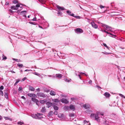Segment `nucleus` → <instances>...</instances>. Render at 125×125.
<instances>
[{"label":"nucleus","instance_id":"obj_37","mask_svg":"<svg viewBox=\"0 0 125 125\" xmlns=\"http://www.w3.org/2000/svg\"><path fill=\"white\" fill-rule=\"evenodd\" d=\"M4 118L6 120H10L11 121L12 120L11 119L9 118L8 117H5Z\"/></svg>","mask_w":125,"mask_h":125},{"label":"nucleus","instance_id":"obj_32","mask_svg":"<svg viewBox=\"0 0 125 125\" xmlns=\"http://www.w3.org/2000/svg\"><path fill=\"white\" fill-rule=\"evenodd\" d=\"M103 44L105 46L106 48L107 49H108L109 48L108 47V46L105 43H103Z\"/></svg>","mask_w":125,"mask_h":125},{"label":"nucleus","instance_id":"obj_30","mask_svg":"<svg viewBox=\"0 0 125 125\" xmlns=\"http://www.w3.org/2000/svg\"><path fill=\"white\" fill-rule=\"evenodd\" d=\"M31 24L34 25H36L37 24V23L35 22H29Z\"/></svg>","mask_w":125,"mask_h":125},{"label":"nucleus","instance_id":"obj_36","mask_svg":"<svg viewBox=\"0 0 125 125\" xmlns=\"http://www.w3.org/2000/svg\"><path fill=\"white\" fill-rule=\"evenodd\" d=\"M119 95L120 96H121L122 97H123L125 99V97L123 95L121 94H119Z\"/></svg>","mask_w":125,"mask_h":125},{"label":"nucleus","instance_id":"obj_52","mask_svg":"<svg viewBox=\"0 0 125 125\" xmlns=\"http://www.w3.org/2000/svg\"><path fill=\"white\" fill-rule=\"evenodd\" d=\"M45 91V92H46L47 93H48V92H50V90H49L48 89H47V90H46Z\"/></svg>","mask_w":125,"mask_h":125},{"label":"nucleus","instance_id":"obj_60","mask_svg":"<svg viewBox=\"0 0 125 125\" xmlns=\"http://www.w3.org/2000/svg\"><path fill=\"white\" fill-rule=\"evenodd\" d=\"M96 86L98 89L99 88L100 89L101 88V87L98 85H97Z\"/></svg>","mask_w":125,"mask_h":125},{"label":"nucleus","instance_id":"obj_16","mask_svg":"<svg viewBox=\"0 0 125 125\" xmlns=\"http://www.w3.org/2000/svg\"><path fill=\"white\" fill-rule=\"evenodd\" d=\"M11 8L13 10H17L18 9V8H17L16 6H13L11 7Z\"/></svg>","mask_w":125,"mask_h":125},{"label":"nucleus","instance_id":"obj_1","mask_svg":"<svg viewBox=\"0 0 125 125\" xmlns=\"http://www.w3.org/2000/svg\"><path fill=\"white\" fill-rule=\"evenodd\" d=\"M76 33H82L83 32V31L81 29L78 28L74 30Z\"/></svg>","mask_w":125,"mask_h":125},{"label":"nucleus","instance_id":"obj_59","mask_svg":"<svg viewBox=\"0 0 125 125\" xmlns=\"http://www.w3.org/2000/svg\"><path fill=\"white\" fill-rule=\"evenodd\" d=\"M21 97L23 99H24L25 100V99H26L23 96H21Z\"/></svg>","mask_w":125,"mask_h":125},{"label":"nucleus","instance_id":"obj_61","mask_svg":"<svg viewBox=\"0 0 125 125\" xmlns=\"http://www.w3.org/2000/svg\"><path fill=\"white\" fill-rule=\"evenodd\" d=\"M84 123H88V122L86 120H84Z\"/></svg>","mask_w":125,"mask_h":125},{"label":"nucleus","instance_id":"obj_26","mask_svg":"<svg viewBox=\"0 0 125 125\" xmlns=\"http://www.w3.org/2000/svg\"><path fill=\"white\" fill-rule=\"evenodd\" d=\"M5 96L7 99H8V94L7 93H6L5 94Z\"/></svg>","mask_w":125,"mask_h":125},{"label":"nucleus","instance_id":"obj_44","mask_svg":"<svg viewBox=\"0 0 125 125\" xmlns=\"http://www.w3.org/2000/svg\"><path fill=\"white\" fill-rule=\"evenodd\" d=\"M4 89V87L3 86L1 85L0 87V89L3 90Z\"/></svg>","mask_w":125,"mask_h":125},{"label":"nucleus","instance_id":"obj_62","mask_svg":"<svg viewBox=\"0 0 125 125\" xmlns=\"http://www.w3.org/2000/svg\"><path fill=\"white\" fill-rule=\"evenodd\" d=\"M12 73H15V72L14 71H10Z\"/></svg>","mask_w":125,"mask_h":125},{"label":"nucleus","instance_id":"obj_48","mask_svg":"<svg viewBox=\"0 0 125 125\" xmlns=\"http://www.w3.org/2000/svg\"><path fill=\"white\" fill-rule=\"evenodd\" d=\"M69 15H70V16H73V17H74V14H73V13H72V14H69Z\"/></svg>","mask_w":125,"mask_h":125},{"label":"nucleus","instance_id":"obj_25","mask_svg":"<svg viewBox=\"0 0 125 125\" xmlns=\"http://www.w3.org/2000/svg\"><path fill=\"white\" fill-rule=\"evenodd\" d=\"M104 26L107 29H111L110 27L106 25H104Z\"/></svg>","mask_w":125,"mask_h":125},{"label":"nucleus","instance_id":"obj_63","mask_svg":"<svg viewBox=\"0 0 125 125\" xmlns=\"http://www.w3.org/2000/svg\"><path fill=\"white\" fill-rule=\"evenodd\" d=\"M9 4V3H7L6 2V4H5V5H8Z\"/></svg>","mask_w":125,"mask_h":125},{"label":"nucleus","instance_id":"obj_19","mask_svg":"<svg viewBox=\"0 0 125 125\" xmlns=\"http://www.w3.org/2000/svg\"><path fill=\"white\" fill-rule=\"evenodd\" d=\"M53 101L55 102H59V100L58 99H54L52 100Z\"/></svg>","mask_w":125,"mask_h":125},{"label":"nucleus","instance_id":"obj_40","mask_svg":"<svg viewBox=\"0 0 125 125\" xmlns=\"http://www.w3.org/2000/svg\"><path fill=\"white\" fill-rule=\"evenodd\" d=\"M27 79V78L26 77H24V78H23L21 80V81H24L25 80H26V79Z\"/></svg>","mask_w":125,"mask_h":125},{"label":"nucleus","instance_id":"obj_11","mask_svg":"<svg viewBox=\"0 0 125 125\" xmlns=\"http://www.w3.org/2000/svg\"><path fill=\"white\" fill-rule=\"evenodd\" d=\"M31 100L33 102H36L37 104V103L38 102H39V101L37 99L35 98H31Z\"/></svg>","mask_w":125,"mask_h":125},{"label":"nucleus","instance_id":"obj_41","mask_svg":"<svg viewBox=\"0 0 125 125\" xmlns=\"http://www.w3.org/2000/svg\"><path fill=\"white\" fill-rule=\"evenodd\" d=\"M99 7L101 9L104 8L105 7V6H102L101 5H100Z\"/></svg>","mask_w":125,"mask_h":125},{"label":"nucleus","instance_id":"obj_13","mask_svg":"<svg viewBox=\"0 0 125 125\" xmlns=\"http://www.w3.org/2000/svg\"><path fill=\"white\" fill-rule=\"evenodd\" d=\"M56 77L58 78H61L62 76V75L60 74H56Z\"/></svg>","mask_w":125,"mask_h":125},{"label":"nucleus","instance_id":"obj_58","mask_svg":"<svg viewBox=\"0 0 125 125\" xmlns=\"http://www.w3.org/2000/svg\"><path fill=\"white\" fill-rule=\"evenodd\" d=\"M36 90L38 92L39 91H40V89L39 88H38V89H36Z\"/></svg>","mask_w":125,"mask_h":125},{"label":"nucleus","instance_id":"obj_45","mask_svg":"<svg viewBox=\"0 0 125 125\" xmlns=\"http://www.w3.org/2000/svg\"><path fill=\"white\" fill-rule=\"evenodd\" d=\"M22 88L21 87H19V89H18V90L19 91H21L22 90Z\"/></svg>","mask_w":125,"mask_h":125},{"label":"nucleus","instance_id":"obj_50","mask_svg":"<svg viewBox=\"0 0 125 125\" xmlns=\"http://www.w3.org/2000/svg\"><path fill=\"white\" fill-rule=\"evenodd\" d=\"M3 91L1 92V93H0V95L3 96Z\"/></svg>","mask_w":125,"mask_h":125},{"label":"nucleus","instance_id":"obj_31","mask_svg":"<svg viewBox=\"0 0 125 125\" xmlns=\"http://www.w3.org/2000/svg\"><path fill=\"white\" fill-rule=\"evenodd\" d=\"M108 122L107 121H105L104 122V124H105V125H108Z\"/></svg>","mask_w":125,"mask_h":125},{"label":"nucleus","instance_id":"obj_54","mask_svg":"<svg viewBox=\"0 0 125 125\" xmlns=\"http://www.w3.org/2000/svg\"><path fill=\"white\" fill-rule=\"evenodd\" d=\"M111 35L112 36V37H113L115 38L116 37V35H113L112 34V35Z\"/></svg>","mask_w":125,"mask_h":125},{"label":"nucleus","instance_id":"obj_17","mask_svg":"<svg viewBox=\"0 0 125 125\" xmlns=\"http://www.w3.org/2000/svg\"><path fill=\"white\" fill-rule=\"evenodd\" d=\"M29 89L30 90L32 91H34L35 90L34 88L33 87L31 86H29Z\"/></svg>","mask_w":125,"mask_h":125},{"label":"nucleus","instance_id":"obj_39","mask_svg":"<svg viewBox=\"0 0 125 125\" xmlns=\"http://www.w3.org/2000/svg\"><path fill=\"white\" fill-rule=\"evenodd\" d=\"M74 114H71L69 115V116L71 117L74 116Z\"/></svg>","mask_w":125,"mask_h":125},{"label":"nucleus","instance_id":"obj_5","mask_svg":"<svg viewBox=\"0 0 125 125\" xmlns=\"http://www.w3.org/2000/svg\"><path fill=\"white\" fill-rule=\"evenodd\" d=\"M91 24L92 25V26L94 28L96 29L97 28L98 26L97 25H96L94 22H92Z\"/></svg>","mask_w":125,"mask_h":125},{"label":"nucleus","instance_id":"obj_2","mask_svg":"<svg viewBox=\"0 0 125 125\" xmlns=\"http://www.w3.org/2000/svg\"><path fill=\"white\" fill-rule=\"evenodd\" d=\"M37 95L38 96L45 98L46 97L45 95L43 93H37Z\"/></svg>","mask_w":125,"mask_h":125},{"label":"nucleus","instance_id":"obj_64","mask_svg":"<svg viewBox=\"0 0 125 125\" xmlns=\"http://www.w3.org/2000/svg\"><path fill=\"white\" fill-rule=\"evenodd\" d=\"M16 1H15H15H13V3H16Z\"/></svg>","mask_w":125,"mask_h":125},{"label":"nucleus","instance_id":"obj_8","mask_svg":"<svg viewBox=\"0 0 125 125\" xmlns=\"http://www.w3.org/2000/svg\"><path fill=\"white\" fill-rule=\"evenodd\" d=\"M56 7L59 10H65L63 7H61L58 5H57Z\"/></svg>","mask_w":125,"mask_h":125},{"label":"nucleus","instance_id":"obj_49","mask_svg":"<svg viewBox=\"0 0 125 125\" xmlns=\"http://www.w3.org/2000/svg\"><path fill=\"white\" fill-rule=\"evenodd\" d=\"M16 7L18 8L20 7V5L19 4H17L16 5Z\"/></svg>","mask_w":125,"mask_h":125},{"label":"nucleus","instance_id":"obj_14","mask_svg":"<svg viewBox=\"0 0 125 125\" xmlns=\"http://www.w3.org/2000/svg\"><path fill=\"white\" fill-rule=\"evenodd\" d=\"M46 104L47 105V107L49 108L52 106V103L50 102H48L46 103Z\"/></svg>","mask_w":125,"mask_h":125},{"label":"nucleus","instance_id":"obj_27","mask_svg":"<svg viewBox=\"0 0 125 125\" xmlns=\"http://www.w3.org/2000/svg\"><path fill=\"white\" fill-rule=\"evenodd\" d=\"M2 58L3 60H5L7 59V57L4 56L3 55Z\"/></svg>","mask_w":125,"mask_h":125},{"label":"nucleus","instance_id":"obj_33","mask_svg":"<svg viewBox=\"0 0 125 125\" xmlns=\"http://www.w3.org/2000/svg\"><path fill=\"white\" fill-rule=\"evenodd\" d=\"M57 14H58V16H61L62 15V13L61 12H60L59 11H58L57 13Z\"/></svg>","mask_w":125,"mask_h":125},{"label":"nucleus","instance_id":"obj_6","mask_svg":"<svg viewBox=\"0 0 125 125\" xmlns=\"http://www.w3.org/2000/svg\"><path fill=\"white\" fill-rule=\"evenodd\" d=\"M27 95L30 97H33L34 98L36 97H37L35 94H28Z\"/></svg>","mask_w":125,"mask_h":125},{"label":"nucleus","instance_id":"obj_15","mask_svg":"<svg viewBox=\"0 0 125 125\" xmlns=\"http://www.w3.org/2000/svg\"><path fill=\"white\" fill-rule=\"evenodd\" d=\"M46 111V109L45 107H43L41 110V112L42 113L45 112Z\"/></svg>","mask_w":125,"mask_h":125},{"label":"nucleus","instance_id":"obj_3","mask_svg":"<svg viewBox=\"0 0 125 125\" xmlns=\"http://www.w3.org/2000/svg\"><path fill=\"white\" fill-rule=\"evenodd\" d=\"M61 102L63 103L67 104L69 103V101L66 99L64 98H62L61 100Z\"/></svg>","mask_w":125,"mask_h":125},{"label":"nucleus","instance_id":"obj_46","mask_svg":"<svg viewBox=\"0 0 125 125\" xmlns=\"http://www.w3.org/2000/svg\"><path fill=\"white\" fill-rule=\"evenodd\" d=\"M18 124H19L20 125H21L22 124H23V123L21 122H18Z\"/></svg>","mask_w":125,"mask_h":125},{"label":"nucleus","instance_id":"obj_34","mask_svg":"<svg viewBox=\"0 0 125 125\" xmlns=\"http://www.w3.org/2000/svg\"><path fill=\"white\" fill-rule=\"evenodd\" d=\"M103 31L105 32H106V33H107V34H110V35H112V34L110 33H109L108 32V31H105V30H104Z\"/></svg>","mask_w":125,"mask_h":125},{"label":"nucleus","instance_id":"obj_51","mask_svg":"<svg viewBox=\"0 0 125 125\" xmlns=\"http://www.w3.org/2000/svg\"><path fill=\"white\" fill-rule=\"evenodd\" d=\"M9 11H10V12H11V13H13V11L12 10H11L10 9L9 10Z\"/></svg>","mask_w":125,"mask_h":125},{"label":"nucleus","instance_id":"obj_43","mask_svg":"<svg viewBox=\"0 0 125 125\" xmlns=\"http://www.w3.org/2000/svg\"><path fill=\"white\" fill-rule=\"evenodd\" d=\"M66 12L69 15V14H70V13H71V12L69 10L67 11H66Z\"/></svg>","mask_w":125,"mask_h":125},{"label":"nucleus","instance_id":"obj_56","mask_svg":"<svg viewBox=\"0 0 125 125\" xmlns=\"http://www.w3.org/2000/svg\"><path fill=\"white\" fill-rule=\"evenodd\" d=\"M92 83V81L91 80H90L89 82V83L90 84H91V83Z\"/></svg>","mask_w":125,"mask_h":125},{"label":"nucleus","instance_id":"obj_55","mask_svg":"<svg viewBox=\"0 0 125 125\" xmlns=\"http://www.w3.org/2000/svg\"><path fill=\"white\" fill-rule=\"evenodd\" d=\"M75 17L76 18L79 19L80 18V17L79 16H76L75 17Z\"/></svg>","mask_w":125,"mask_h":125},{"label":"nucleus","instance_id":"obj_24","mask_svg":"<svg viewBox=\"0 0 125 125\" xmlns=\"http://www.w3.org/2000/svg\"><path fill=\"white\" fill-rule=\"evenodd\" d=\"M95 114H92L90 115V117L92 118H94Z\"/></svg>","mask_w":125,"mask_h":125},{"label":"nucleus","instance_id":"obj_4","mask_svg":"<svg viewBox=\"0 0 125 125\" xmlns=\"http://www.w3.org/2000/svg\"><path fill=\"white\" fill-rule=\"evenodd\" d=\"M83 107L85 109L89 108L90 107V105L88 104H85L83 105Z\"/></svg>","mask_w":125,"mask_h":125},{"label":"nucleus","instance_id":"obj_47","mask_svg":"<svg viewBox=\"0 0 125 125\" xmlns=\"http://www.w3.org/2000/svg\"><path fill=\"white\" fill-rule=\"evenodd\" d=\"M54 114L55 115H57L58 114V112L57 111H55L54 112Z\"/></svg>","mask_w":125,"mask_h":125},{"label":"nucleus","instance_id":"obj_9","mask_svg":"<svg viewBox=\"0 0 125 125\" xmlns=\"http://www.w3.org/2000/svg\"><path fill=\"white\" fill-rule=\"evenodd\" d=\"M94 118L95 119L98 121L99 122L100 121V120L99 119V117H98L97 114H95Z\"/></svg>","mask_w":125,"mask_h":125},{"label":"nucleus","instance_id":"obj_29","mask_svg":"<svg viewBox=\"0 0 125 125\" xmlns=\"http://www.w3.org/2000/svg\"><path fill=\"white\" fill-rule=\"evenodd\" d=\"M40 2L43 3L44 2V0H38Z\"/></svg>","mask_w":125,"mask_h":125},{"label":"nucleus","instance_id":"obj_18","mask_svg":"<svg viewBox=\"0 0 125 125\" xmlns=\"http://www.w3.org/2000/svg\"><path fill=\"white\" fill-rule=\"evenodd\" d=\"M53 112L52 111H50L48 114V116L49 117L51 116L52 115Z\"/></svg>","mask_w":125,"mask_h":125},{"label":"nucleus","instance_id":"obj_38","mask_svg":"<svg viewBox=\"0 0 125 125\" xmlns=\"http://www.w3.org/2000/svg\"><path fill=\"white\" fill-rule=\"evenodd\" d=\"M27 12L26 11H23L21 12V13L22 14H24V13H26Z\"/></svg>","mask_w":125,"mask_h":125},{"label":"nucleus","instance_id":"obj_12","mask_svg":"<svg viewBox=\"0 0 125 125\" xmlns=\"http://www.w3.org/2000/svg\"><path fill=\"white\" fill-rule=\"evenodd\" d=\"M104 95L107 98H109L110 95V94L108 92L105 93Z\"/></svg>","mask_w":125,"mask_h":125},{"label":"nucleus","instance_id":"obj_20","mask_svg":"<svg viewBox=\"0 0 125 125\" xmlns=\"http://www.w3.org/2000/svg\"><path fill=\"white\" fill-rule=\"evenodd\" d=\"M13 60L15 61L18 62H21V60L20 59H16L14 58H13Z\"/></svg>","mask_w":125,"mask_h":125},{"label":"nucleus","instance_id":"obj_53","mask_svg":"<svg viewBox=\"0 0 125 125\" xmlns=\"http://www.w3.org/2000/svg\"><path fill=\"white\" fill-rule=\"evenodd\" d=\"M36 18H34L32 20L33 21H36Z\"/></svg>","mask_w":125,"mask_h":125},{"label":"nucleus","instance_id":"obj_35","mask_svg":"<svg viewBox=\"0 0 125 125\" xmlns=\"http://www.w3.org/2000/svg\"><path fill=\"white\" fill-rule=\"evenodd\" d=\"M20 80H17V81L14 84V85H17V83H19V82L20 81Z\"/></svg>","mask_w":125,"mask_h":125},{"label":"nucleus","instance_id":"obj_57","mask_svg":"<svg viewBox=\"0 0 125 125\" xmlns=\"http://www.w3.org/2000/svg\"><path fill=\"white\" fill-rule=\"evenodd\" d=\"M71 99L73 101V100H75V98H71Z\"/></svg>","mask_w":125,"mask_h":125},{"label":"nucleus","instance_id":"obj_42","mask_svg":"<svg viewBox=\"0 0 125 125\" xmlns=\"http://www.w3.org/2000/svg\"><path fill=\"white\" fill-rule=\"evenodd\" d=\"M71 79L70 80L68 79H66L65 80V81L66 82H69L71 81Z\"/></svg>","mask_w":125,"mask_h":125},{"label":"nucleus","instance_id":"obj_23","mask_svg":"<svg viewBox=\"0 0 125 125\" xmlns=\"http://www.w3.org/2000/svg\"><path fill=\"white\" fill-rule=\"evenodd\" d=\"M53 108L54 109V110H58L59 109L58 107V106L54 105L53 106Z\"/></svg>","mask_w":125,"mask_h":125},{"label":"nucleus","instance_id":"obj_22","mask_svg":"<svg viewBox=\"0 0 125 125\" xmlns=\"http://www.w3.org/2000/svg\"><path fill=\"white\" fill-rule=\"evenodd\" d=\"M42 115L40 114V113H37V114H36V116L38 117L39 118H41V117L40 116L38 117L39 116H41V115Z\"/></svg>","mask_w":125,"mask_h":125},{"label":"nucleus","instance_id":"obj_21","mask_svg":"<svg viewBox=\"0 0 125 125\" xmlns=\"http://www.w3.org/2000/svg\"><path fill=\"white\" fill-rule=\"evenodd\" d=\"M17 65H18V66L20 68H22L23 66L22 64H18Z\"/></svg>","mask_w":125,"mask_h":125},{"label":"nucleus","instance_id":"obj_28","mask_svg":"<svg viewBox=\"0 0 125 125\" xmlns=\"http://www.w3.org/2000/svg\"><path fill=\"white\" fill-rule=\"evenodd\" d=\"M33 74H35L36 75H37L39 76H40V74L39 73L36 72H35L33 73Z\"/></svg>","mask_w":125,"mask_h":125},{"label":"nucleus","instance_id":"obj_10","mask_svg":"<svg viewBox=\"0 0 125 125\" xmlns=\"http://www.w3.org/2000/svg\"><path fill=\"white\" fill-rule=\"evenodd\" d=\"M50 94L51 95L53 96H55L56 94V93L53 90L51 91Z\"/></svg>","mask_w":125,"mask_h":125},{"label":"nucleus","instance_id":"obj_7","mask_svg":"<svg viewBox=\"0 0 125 125\" xmlns=\"http://www.w3.org/2000/svg\"><path fill=\"white\" fill-rule=\"evenodd\" d=\"M69 108L70 109L74 111L75 110V107L74 105L73 104H71L69 106Z\"/></svg>","mask_w":125,"mask_h":125}]
</instances>
